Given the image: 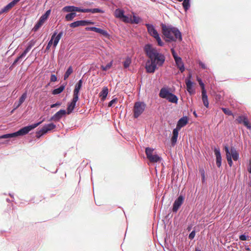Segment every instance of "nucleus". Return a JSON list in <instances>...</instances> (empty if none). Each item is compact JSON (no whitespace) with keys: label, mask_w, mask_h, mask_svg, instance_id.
I'll return each mask as SVG.
<instances>
[{"label":"nucleus","mask_w":251,"mask_h":251,"mask_svg":"<svg viewBox=\"0 0 251 251\" xmlns=\"http://www.w3.org/2000/svg\"><path fill=\"white\" fill-rule=\"evenodd\" d=\"M76 103L71 100L68 102L66 109L68 114H70L74 112V109L76 107Z\"/></svg>","instance_id":"nucleus-23"},{"label":"nucleus","mask_w":251,"mask_h":251,"mask_svg":"<svg viewBox=\"0 0 251 251\" xmlns=\"http://www.w3.org/2000/svg\"><path fill=\"white\" fill-rule=\"evenodd\" d=\"M171 52L175 60L176 67L179 69L181 73L184 72L185 70L184 63L182 58L178 55L175 49V47L171 48Z\"/></svg>","instance_id":"nucleus-6"},{"label":"nucleus","mask_w":251,"mask_h":251,"mask_svg":"<svg viewBox=\"0 0 251 251\" xmlns=\"http://www.w3.org/2000/svg\"><path fill=\"white\" fill-rule=\"evenodd\" d=\"M35 133L36 137L37 139H40L41 137L46 134V133H45L44 130H42V128L39 130H36Z\"/></svg>","instance_id":"nucleus-48"},{"label":"nucleus","mask_w":251,"mask_h":251,"mask_svg":"<svg viewBox=\"0 0 251 251\" xmlns=\"http://www.w3.org/2000/svg\"><path fill=\"white\" fill-rule=\"evenodd\" d=\"M198 64H199V67L201 68L202 69H207L206 65H205V64L204 63L202 62V61H199V62H198Z\"/></svg>","instance_id":"nucleus-61"},{"label":"nucleus","mask_w":251,"mask_h":251,"mask_svg":"<svg viewBox=\"0 0 251 251\" xmlns=\"http://www.w3.org/2000/svg\"><path fill=\"white\" fill-rule=\"evenodd\" d=\"M70 27L75 28L81 26L80 20H77L69 24Z\"/></svg>","instance_id":"nucleus-45"},{"label":"nucleus","mask_w":251,"mask_h":251,"mask_svg":"<svg viewBox=\"0 0 251 251\" xmlns=\"http://www.w3.org/2000/svg\"><path fill=\"white\" fill-rule=\"evenodd\" d=\"M113 61L111 60L105 66L101 65V69L104 71H107L108 70L110 69L113 65Z\"/></svg>","instance_id":"nucleus-43"},{"label":"nucleus","mask_w":251,"mask_h":251,"mask_svg":"<svg viewBox=\"0 0 251 251\" xmlns=\"http://www.w3.org/2000/svg\"><path fill=\"white\" fill-rule=\"evenodd\" d=\"M185 199V193L182 190L179 195H178L169 210L171 211L173 214H176L183 204Z\"/></svg>","instance_id":"nucleus-4"},{"label":"nucleus","mask_w":251,"mask_h":251,"mask_svg":"<svg viewBox=\"0 0 251 251\" xmlns=\"http://www.w3.org/2000/svg\"><path fill=\"white\" fill-rule=\"evenodd\" d=\"M75 12L84 13V8L82 7L75 6Z\"/></svg>","instance_id":"nucleus-63"},{"label":"nucleus","mask_w":251,"mask_h":251,"mask_svg":"<svg viewBox=\"0 0 251 251\" xmlns=\"http://www.w3.org/2000/svg\"><path fill=\"white\" fill-rule=\"evenodd\" d=\"M221 109L225 114L228 116H234L233 113L228 108L222 107Z\"/></svg>","instance_id":"nucleus-41"},{"label":"nucleus","mask_w":251,"mask_h":251,"mask_svg":"<svg viewBox=\"0 0 251 251\" xmlns=\"http://www.w3.org/2000/svg\"><path fill=\"white\" fill-rule=\"evenodd\" d=\"M56 126L52 122L45 124L42 127V130H44L45 133L47 134L50 131L56 128Z\"/></svg>","instance_id":"nucleus-18"},{"label":"nucleus","mask_w":251,"mask_h":251,"mask_svg":"<svg viewBox=\"0 0 251 251\" xmlns=\"http://www.w3.org/2000/svg\"><path fill=\"white\" fill-rule=\"evenodd\" d=\"M125 10L123 9L118 8L114 11V16L117 18H122L124 16Z\"/></svg>","instance_id":"nucleus-26"},{"label":"nucleus","mask_w":251,"mask_h":251,"mask_svg":"<svg viewBox=\"0 0 251 251\" xmlns=\"http://www.w3.org/2000/svg\"><path fill=\"white\" fill-rule=\"evenodd\" d=\"M68 114L66 109H60L50 118L49 121L59 122L62 118L65 117Z\"/></svg>","instance_id":"nucleus-11"},{"label":"nucleus","mask_w":251,"mask_h":251,"mask_svg":"<svg viewBox=\"0 0 251 251\" xmlns=\"http://www.w3.org/2000/svg\"><path fill=\"white\" fill-rule=\"evenodd\" d=\"M27 92L25 91L20 97L18 100L14 102L13 105L15 106L16 108H18L24 103L27 98Z\"/></svg>","instance_id":"nucleus-16"},{"label":"nucleus","mask_w":251,"mask_h":251,"mask_svg":"<svg viewBox=\"0 0 251 251\" xmlns=\"http://www.w3.org/2000/svg\"><path fill=\"white\" fill-rule=\"evenodd\" d=\"M237 124L243 125L247 129H251V123L246 114H243L239 115L235 120Z\"/></svg>","instance_id":"nucleus-9"},{"label":"nucleus","mask_w":251,"mask_h":251,"mask_svg":"<svg viewBox=\"0 0 251 251\" xmlns=\"http://www.w3.org/2000/svg\"><path fill=\"white\" fill-rule=\"evenodd\" d=\"M181 129L177 128L176 126L173 130V136L178 137L179 132Z\"/></svg>","instance_id":"nucleus-54"},{"label":"nucleus","mask_w":251,"mask_h":251,"mask_svg":"<svg viewBox=\"0 0 251 251\" xmlns=\"http://www.w3.org/2000/svg\"><path fill=\"white\" fill-rule=\"evenodd\" d=\"M15 137L14 132L6 133L2 135H0V139H6L7 140L5 141L4 143H8L9 141V139L11 138Z\"/></svg>","instance_id":"nucleus-27"},{"label":"nucleus","mask_w":251,"mask_h":251,"mask_svg":"<svg viewBox=\"0 0 251 251\" xmlns=\"http://www.w3.org/2000/svg\"><path fill=\"white\" fill-rule=\"evenodd\" d=\"M144 25L146 26L147 28V31L149 34L152 37H154L157 35L159 34L156 29L155 25L151 23H145Z\"/></svg>","instance_id":"nucleus-13"},{"label":"nucleus","mask_w":251,"mask_h":251,"mask_svg":"<svg viewBox=\"0 0 251 251\" xmlns=\"http://www.w3.org/2000/svg\"><path fill=\"white\" fill-rule=\"evenodd\" d=\"M197 80L198 81L199 85L201 87L202 90H206L205 84H204L202 78H201L200 77H198L197 78Z\"/></svg>","instance_id":"nucleus-51"},{"label":"nucleus","mask_w":251,"mask_h":251,"mask_svg":"<svg viewBox=\"0 0 251 251\" xmlns=\"http://www.w3.org/2000/svg\"><path fill=\"white\" fill-rule=\"evenodd\" d=\"M154 149L152 148L148 147L145 148V153L148 159L154 154Z\"/></svg>","instance_id":"nucleus-34"},{"label":"nucleus","mask_w":251,"mask_h":251,"mask_svg":"<svg viewBox=\"0 0 251 251\" xmlns=\"http://www.w3.org/2000/svg\"><path fill=\"white\" fill-rule=\"evenodd\" d=\"M77 16L75 12L67 13L65 17V21H71Z\"/></svg>","instance_id":"nucleus-31"},{"label":"nucleus","mask_w":251,"mask_h":251,"mask_svg":"<svg viewBox=\"0 0 251 251\" xmlns=\"http://www.w3.org/2000/svg\"><path fill=\"white\" fill-rule=\"evenodd\" d=\"M75 5H66L62 8V11L64 12H75Z\"/></svg>","instance_id":"nucleus-35"},{"label":"nucleus","mask_w":251,"mask_h":251,"mask_svg":"<svg viewBox=\"0 0 251 251\" xmlns=\"http://www.w3.org/2000/svg\"><path fill=\"white\" fill-rule=\"evenodd\" d=\"M196 230L195 227L193 228V230L189 233L188 238L190 240H193L195 237Z\"/></svg>","instance_id":"nucleus-52"},{"label":"nucleus","mask_w":251,"mask_h":251,"mask_svg":"<svg viewBox=\"0 0 251 251\" xmlns=\"http://www.w3.org/2000/svg\"><path fill=\"white\" fill-rule=\"evenodd\" d=\"M25 57L20 53L18 56L15 58L13 62L9 67V70L10 71H12L15 67H16L22 60Z\"/></svg>","instance_id":"nucleus-20"},{"label":"nucleus","mask_w":251,"mask_h":251,"mask_svg":"<svg viewBox=\"0 0 251 251\" xmlns=\"http://www.w3.org/2000/svg\"><path fill=\"white\" fill-rule=\"evenodd\" d=\"M199 173L201 176V182L203 184H206V179L205 177V172L203 167H200L199 169Z\"/></svg>","instance_id":"nucleus-29"},{"label":"nucleus","mask_w":251,"mask_h":251,"mask_svg":"<svg viewBox=\"0 0 251 251\" xmlns=\"http://www.w3.org/2000/svg\"><path fill=\"white\" fill-rule=\"evenodd\" d=\"M37 126H38L36 125V124L35 123V122L32 124H29L26 126H25L28 133H29L30 131L33 130L34 128H35Z\"/></svg>","instance_id":"nucleus-40"},{"label":"nucleus","mask_w":251,"mask_h":251,"mask_svg":"<svg viewBox=\"0 0 251 251\" xmlns=\"http://www.w3.org/2000/svg\"><path fill=\"white\" fill-rule=\"evenodd\" d=\"M67 84V82L65 81L60 86L51 90V93L53 95H59L62 93L65 89V87Z\"/></svg>","instance_id":"nucleus-17"},{"label":"nucleus","mask_w":251,"mask_h":251,"mask_svg":"<svg viewBox=\"0 0 251 251\" xmlns=\"http://www.w3.org/2000/svg\"><path fill=\"white\" fill-rule=\"evenodd\" d=\"M109 92L108 88L107 86H104L99 94V97L100 98L101 101H104L108 95Z\"/></svg>","instance_id":"nucleus-22"},{"label":"nucleus","mask_w":251,"mask_h":251,"mask_svg":"<svg viewBox=\"0 0 251 251\" xmlns=\"http://www.w3.org/2000/svg\"><path fill=\"white\" fill-rule=\"evenodd\" d=\"M247 171L249 174H251V158H250L247 165Z\"/></svg>","instance_id":"nucleus-59"},{"label":"nucleus","mask_w":251,"mask_h":251,"mask_svg":"<svg viewBox=\"0 0 251 251\" xmlns=\"http://www.w3.org/2000/svg\"><path fill=\"white\" fill-rule=\"evenodd\" d=\"M239 238L240 241H249L250 240L251 237L245 233L240 234L239 236Z\"/></svg>","instance_id":"nucleus-46"},{"label":"nucleus","mask_w":251,"mask_h":251,"mask_svg":"<svg viewBox=\"0 0 251 251\" xmlns=\"http://www.w3.org/2000/svg\"><path fill=\"white\" fill-rule=\"evenodd\" d=\"M13 7L12 5L9 2L0 10V15L3 13L8 12Z\"/></svg>","instance_id":"nucleus-33"},{"label":"nucleus","mask_w":251,"mask_h":251,"mask_svg":"<svg viewBox=\"0 0 251 251\" xmlns=\"http://www.w3.org/2000/svg\"><path fill=\"white\" fill-rule=\"evenodd\" d=\"M147 104L144 101H135L132 109V118L134 119H138L144 113Z\"/></svg>","instance_id":"nucleus-5"},{"label":"nucleus","mask_w":251,"mask_h":251,"mask_svg":"<svg viewBox=\"0 0 251 251\" xmlns=\"http://www.w3.org/2000/svg\"><path fill=\"white\" fill-rule=\"evenodd\" d=\"M46 121V118L45 117H44L43 116H41L40 118V121H37V122H36L35 123L36 124V125H37V126H39V125H40L41 124H42L44 122H45Z\"/></svg>","instance_id":"nucleus-60"},{"label":"nucleus","mask_w":251,"mask_h":251,"mask_svg":"<svg viewBox=\"0 0 251 251\" xmlns=\"http://www.w3.org/2000/svg\"><path fill=\"white\" fill-rule=\"evenodd\" d=\"M117 101L118 98L113 97L112 99L108 102V106L109 107H113V104L116 103Z\"/></svg>","instance_id":"nucleus-53"},{"label":"nucleus","mask_w":251,"mask_h":251,"mask_svg":"<svg viewBox=\"0 0 251 251\" xmlns=\"http://www.w3.org/2000/svg\"><path fill=\"white\" fill-rule=\"evenodd\" d=\"M231 157L234 161H237L239 159V153L237 152L236 153L231 154Z\"/></svg>","instance_id":"nucleus-62"},{"label":"nucleus","mask_w":251,"mask_h":251,"mask_svg":"<svg viewBox=\"0 0 251 251\" xmlns=\"http://www.w3.org/2000/svg\"><path fill=\"white\" fill-rule=\"evenodd\" d=\"M85 30L86 31H92L99 33L101 36H102L108 39H110L111 38V35L107 31L100 27L96 26H87L85 28Z\"/></svg>","instance_id":"nucleus-8"},{"label":"nucleus","mask_w":251,"mask_h":251,"mask_svg":"<svg viewBox=\"0 0 251 251\" xmlns=\"http://www.w3.org/2000/svg\"><path fill=\"white\" fill-rule=\"evenodd\" d=\"M73 73V69L72 66H70L66 70L63 75V79L66 80L70 75Z\"/></svg>","instance_id":"nucleus-30"},{"label":"nucleus","mask_w":251,"mask_h":251,"mask_svg":"<svg viewBox=\"0 0 251 251\" xmlns=\"http://www.w3.org/2000/svg\"><path fill=\"white\" fill-rule=\"evenodd\" d=\"M64 34V31L61 29L60 31L56 29L52 33L50 39L53 42V48H55L57 46L60 40Z\"/></svg>","instance_id":"nucleus-10"},{"label":"nucleus","mask_w":251,"mask_h":251,"mask_svg":"<svg viewBox=\"0 0 251 251\" xmlns=\"http://www.w3.org/2000/svg\"><path fill=\"white\" fill-rule=\"evenodd\" d=\"M36 41L34 39L31 40L27 44L25 50L24 51L20 53L24 57L26 56L27 53L29 51L32 47L34 46L35 44Z\"/></svg>","instance_id":"nucleus-19"},{"label":"nucleus","mask_w":251,"mask_h":251,"mask_svg":"<svg viewBox=\"0 0 251 251\" xmlns=\"http://www.w3.org/2000/svg\"><path fill=\"white\" fill-rule=\"evenodd\" d=\"M159 96L167 100L169 102L177 104L178 98L176 95L171 91V88L168 86H163L161 88L159 93Z\"/></svg>","instance_id":"nucleus-3"},{"label":"nucleus","mask_w":251,"mask_h":251,"mask_svg":"<svg viewBox=\"0 0 251 251\" xmlns=\"http://www.w3.org/2000/svg\"><path fill=\"white\" fill-rule=\"evenodd\" d=\"M143 50L149 59L146 61L145 69L148 74H153L160 67H162L166 60L165 56L150 43L145 44Z\"/></svg>","instance_id":"nucleus-1"},{"label":"nucleus","mask_w":251,"mask_h":251,"mask_svg":"<svg viewBox=\"0 0 251 251\" xmlns=\"http://www.w3.org/2000/svg\"><path fill=\"white\" fill-rule=\"evenodd\" d=\"M44 23L40 20L39 19L35 23L33 30L34 31H36L39 30L41 27L43 25Z\"/></svg>","instance_id":"nucleus-39"},{"label":"nucleus","mask_w":251,"mask_h":251,"mask_svg":"<svg viewBox=\"0 0 251 251\" xmlns=\"http://www.w3.org/2000/svg\"><path fill=\"white\" fill-rule=\"evenodd\" d=\"M178 137L172 136L170 139L171 146L174 147L177 143Z\"/></svg>","instance_id":"nucleus-50"},{"label":"nucleus","mask_w":251,"mask_h":251,"mask_svg":"<svg viewBox=\"0 0 251 251\" xmlns=\"http://www.w3.org/2000/svg\"><path fill=\"white\" fill-rule=\"evenodd\" d=\"M149 159L150 161L154 163H160L163 161L162 158L157 154L156 152Z\"/></svg>","instance_id":"nucleus-25"},{"label":"nucleus","mask_w":251,"mask_h":251,"mask_svg":"<svg viewBox=\"0 0 251 251\" xmlns=\"http://www.w3.org/2000/svg\"><path fill=\"white\" fill-rule=\"evenodd\" d=\"M80 21L82 26H84L88 25H94L95 24V23L91 20H80Z\"/></svg>","instance_id":"nucleus-42"},{"label":"nucleus","mask_w":251,"mask_h":251,"mask_svg":"<svg viewBox=\"0 0 251 251\" xmlns=\"http://www.w3.org/2000/svg\"><path fill=\"white\" fill-rule=\"evenodd\" d=\"M182 5L185 11L187 12L191 7V0H183Z\"/></svg>","instance_id":"nucleus-32"},{"label":"nucleus","mask_w":251,"mask_h":251,"mask_svg":"<svg viewBox=\"0 0 251 251\" xmlns=\"http://www.w3.org/2000/svg\"><path fill=\"white\" fill-rule=\"evenodd\" d=\"M61 104H62V102L61 101H57L55 103L50 104V107L51 108H54V107H58L60 106H61Z\"/></svg>","instance_id":"nucleus-57"},{"label":"nucleus","mask_w":251,"mask_h":251,"mask_svg":"<svg viewBox=\"0 0 251 251\" xmlns=\"http://www.w3.org/2000/svg\"><path fill=\"white\" fill-rule=\"evenodd\" d=\"M51 13V9H48L40 17L39 20L45 23L49 18Z\"/></svg>","instance_id":"nucleus-28"},{"label":"nucleus","mask_w":251,"mask_h":251,"mask_svg":"<svg viewBox=\"0 0 251 251\" xmlns=\"http://www.w3.org/2000/svg\"><path fill=\"white\" fill-rule=\"evenodd\" d=\"M132 60L130 57L127 56L125 61L123 62V65L125 68H128L131 64Z\"/></svg>","instance_id":"nucleus-38"},{"label":"nucleus","mask_w":251,"mask_h":251,"mask_svg":"<svg viewBox=\"0 0 251 251\" xmlns=\"http://www.w3.org/2000/svg\"><path fill=\"white\" fill-rule=\"evenodd\" d=\"M160 26L162 29V37L168 43L181 42L183 40L181 32L178 27L170 24L161 23Z\"/></svg>","instance_id":"nucleus-2"},{"label":"nucleus","mask_w":251,"mask_h":251,"mask_svg":"<svg viewBox=\"0 0 251 251\" xmlns=\"http://www.w3.org/2000/svg\"><path fill=\"white\" fill-rule=\"evenodd\" d=\"M223 150L226 152V156L231 155L230 152V148L227 143L223 144Z\"/></svg>","instance_id":"nucleus-36"},{"label":"nucleus","mask_w":251,"mask_h":251,"mask_svg":"<svg viewBox=\"0 0 251 251\" xmlns=\"http://www.w3.org/2000/svg\"><path fill=\"white\" fill-rule=\"evenodd\" d=\"M153 38L157 41L159 46L163 47L165 46V43L162 41L159 34L154 37Z\"/></svg>","instance_id":"nucleus-44"},{"label":"nucleus","mask_w":251,"mask_h":251,"mask_svg":"<svg viewBox=\"0 0 251 251\" xmlns=\"http://www.w3.org/2000/svg\"><path fill=\"white\" fill-rule=\"evenodd\" d=\"M57 76L53 74H51L50 76V82H54L58 81Z\"/></svg>","instance_id":"nucleus-55"},{"label":"nucleus","mask_w":251,"mask_h":251,"mask_svg":"<svg viewBox=\"0 0 251 251\" xmlns=\"http://www.w3.org/2000/svg\"><path fill=\"white\" fill-rule=\"evenodd\" d=\"M14 133L15 137H17L18 136H24L28 134L25 126L20 128L18 130L14 132Z\"/></svg>","instance_id":"nucleus-24"},{"label":"nucleus","mask_w":251,"mask_h":251,"mask_svg":"<svg viewBox=\"0 0 251 251\" xmlns=\"http://www.w3.org/2000/svg\"><path fill=\"white\" fill-rule=\"evenodd\" d=\"M64 50H65V47H61V48L59 50V52H58V57L59 59L62 57V56L64 53Z\"/></svg>","instance_id":"nucleus-58"},{"label":"nucleus","mask_w":251,"mask_h":251,"mask_svg":"<svg viewBox=\"0 0 251 251\" xmlns=\"http://www.w3.org/2000/svg\"><path fill=\"white\" fill-rule=\"evenodd\" d=\"M201 99L204 106L206 108H208L209 107V102L206 90H201Z\"/></svg>","instance_id":"nucleus-21"},{"label":"nucleus","mask_w":251,"mask_h":251,"mask_svg":"<svg viewBox=\"0 0 251 251\" xmlns=\"http://www.w3.org/2000/svg\"><path fill=\"white\" fill-rule=\"evenodd\" d=\"M212 149L214 151L215 156L216 164L217 167L220 168L222 164V157L220 149L219 147L214 146L213 148H212Z\"/></svg>","instance_id":"nucleus-12"},{"label":"nucleus","mask_w":251,"mask_h":251,"mask_svg":"<svg viewBox=\"0 0 251 251\" xmlns=\"http://www.w3.org/2000/svg\"><path fill=\"white\" fill-rule=\"evenodd\" d=\"M97 13H104L105 11L100 7L91 8V13L95 14Z\"/></svg>","instance_id":"nucleus-47"},{"label":"nucleus","mask_w":251,"mask_h":251,"mask_svg":"<svg viewBox=\"0 0 251 251\" xmlns=\"http://www.w3.org/2000/svg\"><path fill=\"white\" fill-rule=\"evenodd\" d=\"M83 84V78L80 79L75 84L73 91V98L71 101L76 103L77 101L79 100V96L80 91L82 88Z\"/></svg>","instance_id":"nucleus-7"},{"label":"nucleus","mask_w":251,"mask_h":251,"mask_svg":"<svg viewBox=\"0 0 251 251\" xmlns=\"http://www.w3.org/2000/svg\"><path fill=\"white\" fill-rule=\"evenodd\" d=\"M230 152L231 154H233L238 152V151L236 150V148L234 146H231L230 147Z\"/></svg>","instance_id":"nucleus-64"},{"label":"nucleus","mask_w":251,"mask_h":251,"mask_svg":"<svg viewBox=\"0 0 251 251\" xmlns=\"http://www.w3.org/2000/svg\"><path fill=\"white\" fill-rule=\"evenodd\" d=\"M189 122V118L187 116H183L179 119L176 123V126L177 128L181 129L183 127L186 126Z\"/></svg>","instance_id":"nucleus-15"},{"label":"nucleus","mask_w":251,"mask_h":251,"mask_svg":"<svg viewBox=\"0 0 251 251\" xmlns=\"http://www.w3.org/2000/svg\"><path fill=\"white\" fill-rule=\"evenodd\" d=\"M123 21L127 23H131L132 22V18L128 15L124 14V16L123 17Z\"/></svg>","instance_id":"nucleus-49"},{"label":"nucleus","mask_w":251,"mask_h":251,"mask_svg":"<svg viewBox=\"0 0 251 251\" xmlns=\"http://www.w3.org/2000/svg\"><path fill=\"white\" fill-rule=\"evenodd\" d=\"M142 21V18L138 16H136L133 13V18L132 19L131 24H139Z\"/></svg>","instance_id":"nucleus-37"},{"label":"nucleus","mask_w":251,"mask_h":251,"mask_svg":"<svg viewBox=\"0 0 251 251\" xmlns=\"http://www.w3.org/2000/svg\"><path fill=\"white\" fill-rule=\"evenodd\" d=\"M231 155H229L228 156H226V158L227 161V163L230 167H231L233 166V162L232 159Z\"/></svg>","instance_id":"nucleus-56"},{"label":"nucleus","mask_w":251,"mask_h":251,"mask_svg":"<svg viewBox=\"0 0 251 251\" xmlns=\"http://www.w3.org/2000/svg\"><path fill=\"white\" fill-rule=\"evenodd\" d=\"M186 86H187V90L191 96L194 95L196 92V89L194 87L195 82L191 79H186L185 80Z\"/></svg>","instance_id":"nucleus-14"}]
</instances>
